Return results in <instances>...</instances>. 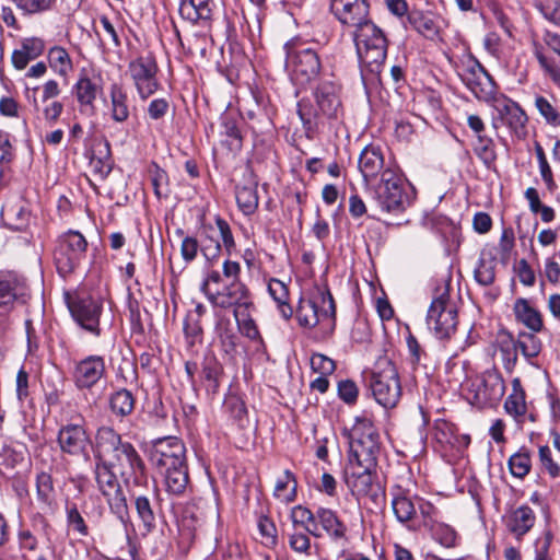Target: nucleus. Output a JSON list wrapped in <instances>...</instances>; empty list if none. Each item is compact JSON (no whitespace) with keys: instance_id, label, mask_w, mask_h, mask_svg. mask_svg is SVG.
I'll list each match as a JSON object with an SVG mask.
<instances>
[{"instance_id":"1","label":"nucleus","mask_w":560,"mask_h":560,"mask_svg":"<svg viewBox=\"0 0 560 560\" xmlns=\"http://www.w3.org/2000/svg\"><path fill=\"white\" fill-rule=\"evenodd\" d=\"M353 40L364 85H376L381 82L387 56V39L383 31L370 22L353 32Z\"/></svg>"},{"instance_id":"2","label":"nucleus","mask_w":560,"mask_h":560,"mask_svg":"<svg viewBox=\"0 0 560 560\" xmlns=\"http://www.w3.org/2000/svg\"><path fill=\"white\" fill-rule=\"evenodd\" d=\"M315 105L310 100L298 103V115L306 131H313L325 120L338 119L342 114L340 86L332 80H322L314 92Z\"/></svg>"},{"instance_id":"3","label":"nucleus","mask_w":560,"mask_h":560,"mask_svg":"<svg viewBox=\"0 0 560 560\" xmlns=\"http://www.w3.org/2000/svg\"><path fill=\"white\" fill-rule=\"evenodd\" d=\"M375 401L386 409L397 406L401 397V384L397 368L388 355H381L366 377Z\"/></svg>"},{"instance_id":"4","label":"nucleus","mask_w":560,"mask_h":560,"mask_svg":"<svg viewBox=\"0 0 560 560\" xmlns=\"http://www.w3.org/2000/svg\"><path fill=\"white\" fill-rule=\"evenodd\" d=\"M349 464L376 467L381 452L380 434L371 419L358 417L349 433Z\"/></svg>"},{"instance_id":"5","label":"nucleus","mask_w":560,"mask_h":560,"mask_svg":"<svg viewBox=\"0 0 560 560\" xmlns=\"http://www.w3.org/2000/svg\"><path fill=\"white\" fill-rule=\"evenodd\" d=\"M374 199L383 211L399 213L410 205L409 195L401 175L387 167L375 185H370Z\"/></svg>"},{"instance_id":"6","label":"nucleus","mask_w":560,"mask_h":560,"mask_svg":"<svg viewBox=\"0 0 560 560\" xmlns=\"http://www.w3.org/2000/svg\"><path fill=\"white\" fill-rule=\"evenodd\" d=\"M283 49L287 69L295 83L307 84L319 74L322 63L314 49L295 42L285 43Z\"/></svg>"},{"instance_id":"7","label":"nucleus","mask_w":560,"mask_h":560,"mask_svg":"<svg viewBox=\"0 0 560 560\" xmlns=\"http://www.w3.org/2000/svg\"><path fill=\"white\" fill-rule=\"evenodd\" d=\"M88 242L85 237L74 230L62 233L54 252L58 272L66 277L70 275L85 258Z\"/></svg>"},{"instance_id":"8","label":"nucleus","mask_w":560,"mask_h":560,"mask_svg":"<svg viewBox=\"0 0 560 560\" xmlns=\"http://www.w3.org/2000/svg\"><path fill=\"white\" fill-rule=\"evenodd\" d=\"M335 316L336 305L328 290L320 291L318 296L313 300L301 299L295 313L299 325L308 329L326 320L334 326Z\"/></svg>"},{"instance_id":"9","label":"nucleus","mask_w":560,"mask_h":560,"mask_svg":"<svg viewBox=\"0 0 560 560\" xmlns=\"http://www.w3.org/2000/svg\"><path fill=\"white\" fill-rule=\"evenodd\" d=\"M25 289L24 278L14 271H0V337L13 324L15 303Z\"/></svg>"},{"instance_id":"10","label":"nucleus","mask_w":560,"mask_h":560,"mask_svg":"<svg viewBox=\"0 0 560 560\" xmlns=\"http://www.w3.org/2000/svg\"><path fill=\"white\" fill-rule=\"evenodd\" d=\"M375 468L360 465H348L345 471L346 483L351 493L361 498H369L373 503L384 501L385 493L378 482H375Z\"/></svg>"},{"instance_id":"11","label":"nucleus","mask_w":560,"mask_h":560,"mask_svg":"<svg viewBox=\"0 0 560 560\" xmlns=\"http://www.w3.org/2000/svg\"><path fill=\"white\" fill-rule=\"evenodd\" d=\"M469 393L472 394L471 404L478 408L497 405L505 393L502 374L495 369L482 372L471 382Z\"/></svg>"},{"instance_id":"12","label":"nucleus","mask_w":560,"mask_h":560,"mask_svg":"<svg viewBox=\"0 0 560 560\" xmlns=\"http://www.w3.org/2000/svg\"><path fill=\"white\" fill-rule=\"evenodd\" d=\"M208 301L223 310L233 308L234 317L240 323V316H247L253 306L248 288L242 281H230L221 290L208 294Z\"/></svg>"},{"instance_id":"13","label":"nucleus","mask_w":560,"mask_h":560,"mask_svg":"<svg viewBox=\"0 0 560 560\" xmlns=\"http://www.w3.org/2000/svg\"><path fill=\"white\" fill-rule=\"evenodd\" d=\"M427 324L439 339H448L456 331L457 310L446 293L433 299L427 315Z\"/></svg>"},{"instance_id":"14","label":"nucleus","mask_w":560,"mask_h":560,"mask_svg":"<svg viewBox=\"0 0 560 560\" xmlns=\"http://www.w3.org/2000/svg\"><path fill=\"white\" fill-rule=\"evenodd\" d=\"M57 443L61 453L73 457H83L85 460L90 459L89 450L92 445V440L82 417H80V422L60 425Z\"/></svg>"},{"instance_id":"15","label":"nucleus","mask_w":560,"mask_h":560,"mask_svg":"<svg viewBox=\"0 0 560 560\" xmlns=\"http://www.w3.org/2000/svg\"><path fill=\"white\" fill-rule=\"evenodd\" d=\"M460 78L464 84L480 101L490 102L495 94V83L485 67L469 55L463 61Z\"/></svg>"},{"instance_id":"16","label":"nucleus","mask_w":560,"mask_h":560,"mask_svg":"<svg viewBox=\"0 0 560 560\" xmlns=\"http://www.w3.org/2000/svg\"><path fill=\"white\" fill-rule=\"evenodd\" d=\"M128 72L141 100L149 98L160 88L156 60L151 54L131 60Z\"/></svg>"},{"instance_id":"17","label":"nucleus","mask_w":560,"mask_h":560,"mask_svg":"<svg viewBox=\"0 0 560 560\" xmlns=\"http://www.w3.org/2000/svg\"><path fill=\"white\" fill-rule=\"evenodd\" d=\"M106 376L105 359L98 354H90L73 362L72 382L80 390H91Z\"/></svg>"},{"instance_id":"18","label":"nucleus","mask_w":560,"mask_h":560,"mask_svg":"<svg viewBox=\"0 0 560 560\" xmlns=\"http://www.w3.org/2000/svg\"><path fill=\"white\" fill-rule=\"evenodd\" d=\"M69 311L74 322L86 332L94 337L102 335L100 319L103 304L90 296H81L68 303Z\"/></svg>"},{"instance_id":"19","label":"nucleus","mask_w":560,"mask_h":560,"mask_svg":"<svg viewBox=\"0 0 560 560\" xmlns=\"http://www.w3.org/2000/svg\"><path fill=\"white\" fill-rule=\"evenodd\" d=\"M370 5L366 0H331L330 10L335 18L343 25L355 30L372 22L369 19Z\"/></svg>"},{"instance_id":"20","label":"nucleus","mask_w":560,"mask_h":560,"mask_svg":"<svg viewBox=\"0 0 560 560\" xmlns=\"http://www.w3.org/2000/svg\"><path fill=\"white\" fill-rule=\"evenodd\" d=\"M490 101H492V107L497 113L493 117L495 127L497 122L500 121L501 125L508 126L516 133L524 129L527 116L516 102L503 95H493Z\"/></svg>"},{"instance_id":"21","label":"nucleus","mask_w":560,"mask_h":560,"mask_svg":"<svg viewBox=\"0 0 560 560\" xmlns=\"http://www.w3.org/2000/svg\"><path fill=\"white\" fill-rule=\"evenodd\" d=\"M183 455H186V446L175 436L152 440L148 446V458L152 466L165 463V460L177 459Z\"/></svg>"},{"instance_id":"22","label":"nucleus","mask_w":560,"mask_h":560,"mask_svg":"<svg viewBox=\"0 0 560 560\" xmlns=\"http://www.w3.org/2000/svg\"><path fill=\"white\" fill-rule=\"evenodd\" d=\"M358 166L366 186H370L371 180L387 168L384 166V156L381 148L373 144L366 145L362 150Z\"/></svg>"},{"instance_id":"23","label":"nucleus","mask_w":560,"mask_h":560,"mask_svg":"<svg viewBox=\"0 0 560 560\" xmlns=\"http://www.w3.org/2000/svg\"><path fill=\"white\" fill-rule=\"evenodd\" d=\"M402 25L406 30L410 27L430 40L436 39L440 34V26L433 14L418 9L408 12Z\"/></svg>"},{"instance_id":"24","label":"nucleus","mask_w":560,"mask_h":560,"mask_svg":"<svg viewBox=\"0 0 560 560\" xmlns=\"http://www.w3.org/2000/svg\"><path fill=\"white\" fill-rule=\"evenodd\" d=\"M258 182L252 170H247L244 175V184L235 188L236 202L245 215L253 214L258 208Z\"/></svg>"},{"instance_id":"25","label":"nucleus","mask_w":560,"mask_h":560,"mask_svg":"<svg viewBox=\"0 0 560 560\" xmlns=\"http://www.w3.org/2000/svg\"><path fill=\"white\" fill-rule=\"evenodd\" d=\"M1 220L13 231H24L30 223V211L23 200H8L2 206Z\"/></svg>"},{"instance_id":"26","label":"nucleus","mask_w":560,"mask_h":560,"mask_svg":"<svg viewBox=\"0 0 560 560\" xmlns=\"http://www.w3.org/2000/svg\"><path fill=\"white\" fill-rule=\"evenodd\" d=\"M203 234L200 245H223L229 254L235 246L229 223L220 217L215 219V226L205 228Z\"/></svg>"},{"instance_id":"27","label":"nucleus","mask_w":560,"mask_h":560,"mask_svg":"<svg viewBox=\"0 0 560 560\" xmlns=\"http://www.w3.org/2000/svg\"><path fill=\"white\" fill-rule=\"evenodd\" d=\"M44 49L45 43L42 38H24L20 44V48L12 52L11 59L14 68L18 70L25 69L31 60L36 59L43 54Z\"/></svg>"},{"instance_id":"28","label":"nucleus","mask_w":560,"mask_h":560,"mask_svg":"<svg viewBox=\"0 0 560 560\" xmlns=\"http://www.w3.org/2000/svg\"><path fill=\"white\" fill-rule=\"evenodd\" d=\"M95 460L105 459V456L113 455L126 441L110 427H101L96 431Z\"/></svg>"},{"instance_id":"29","label":"nucleus","mask_w":560,"mask_h":560,"mask_svg":"<svg viewBox=\"0 0 560 560\" xmlns=\"http://www.w3.org/2000/svg\"><path fill=\"white\" fill-rule=\"evenodd\" d=\"M73 89L79 104L94 109V102L103 91L102 79L100 77H81Z\"/></svg>"},{"instance_id":"30","label":"nucleus","mask_w":560,"mask_h":560,"mask_svg":"<svg viewBox=\"0 0 560 560\" xmlns=\"http://www.w3.org/2000/svg\"><path fill=\"white\" fill-rule=\"evenodd\" d=\"M316 522L318 527L320 526L323 530L335 541L346 538L347 526L335 511L326 508H318L316 510Z\"/></svg>"},{"instance_id":"31","label":"nucleus","mask_w":560,"mask_h":560,"mask_svg":"<svg viewBox=\"0 0 560 560\" xmlns=\"http://www.w3.org/2000/svg\"><path fill=\"white\" fill-rule=\"evenodd\" d=\"M513 312L516 320L526 326L530 331L539 332L542 330L544 322L540 312L534 308L526 299H517L514 303Z\"/></svg>"},{"instance_id":"32","label":"nucleus","mask_w":560,"mask_h":560,"mask_svg":"<svg viewBox=\"0 0 560 560\" xmlns=\"http://www.w3.org/2000/svg\"><path fill=\"white\" fill-rule=\"evenodd\" d=\"M504 409L517 423L524 422L527 412L526 396L517 377L512 381V392L505 399Z\"/></svg>"},{"instance_id":"33","label":"nucleus","mask_w":560,"mask_h":560,"mask_svg":"<svg viewBox=\"0 0 560 560\" xmlns=\"http://www.w3.org/2000/svg\"><path fill=\"white\" fill-rule=\"evenodd\" d=\"M110 117L116 122H125L130 116L128 94L122 85L113 83L109 88Z\"/></svg>"},{"instance_id":"34","label":"nucleus","mask_w":560,"mask_h":560,"mask_svg":"<svg viewBox=\"0 0 560 560\" xmlns=\"http://www.w3.org/2000/svg\"><path fill=\"white\" fill-rule=\"evenodd\" d=\"M392 495V509L396 520L401 524L413 520L417 509L410 497L400 487H396Z\"/></svg>"},{"instance_id":"35","label":"nucleus","mask_w":560,"mask_h":560,"mask_svg":"<svg viewBox=\"0 0 560 560\" xmlns=\"http://www.w3.org/2000/svg\"><path fill=\"white\" fill-rule=\"evenodd\" d=\"M113 459L107 460L113 464V467H118L120 472L124 470H132L139 468L140 464L144 463L137 450L130 442H125L112 455Z\"/></svg>"},{"instance_id":"36","label":"nucleus","mask_w":560,"mask_h":560,"mask_svg":"<svg viewBox=\"0 0 560 560\" xmlns=\"http://www.w3.org/2000/svg\"><path fill=\"white\" fill-rule=\"evenodd\" d=\"M535 524L534 511L528 505H522L514 510L508 521L509 529L517 537H522Z\"/></svg>"},{"instance_id":"37","label":"nucleus","mask_w":560,"mask_h":560,"mask_svg":"<svg viewBox=\"0 0 560 560\" xmlns=\"http://www.w3.org/2000/svg\"><path fill=\"white\" fill-rule=\"evenodd\" d=\"M113 464L108 463L106 459L98 458V460H95V480L103 495L108 494V492H112L116 488L120 487L119 481L113 471Z\"/></svg>"},{"instance_id":"38","label":"nucleus","mask_w":560,"mask_h":560,"mask_svg":"<svg viewBox=\"0 0 560 560\" xmlns=\"http://www.w3.org/2000/svg\"><path fill=\"white\" fill-rule=\"evenodd\" d=\"M131 498L135 501L136 512L138 517L143 523L147 530H151L155 526V514L151 504L149 492L132 490Z\"/></svg>"},{"instance_id":"39","label":"nucleus","mask_w":560,"mask_h":560,"mask_svg":"<svg viewBox=\"0 0 560 560\" xmlns=\"http://www.w3.org/2000/svg\"><path fill=\"white\" fill-rule=\"evenodd\" d=\"M182 18L192 23L208 20L211 16L209 0H183L179 5Z\"/></svg>"},{"instance_id":"40","label":"nucleus","mask_w":560,"mask_h":560,"mask_svg":"<svg viewBox=\"0 0 560 560\" xmlns=\"http://www.w3.org/2000/svg\"><path fill=\"white\" fill-rule=\"evenodd\" d=\"M268 292L278 305V308L284 319L291 318L293 310L289 304V290L284 282L279 279H270Z\"/></svg>"},{"instance_id":"41","label":"nucleus","mask_w":560,"mask_h":560,"mask_svg":"<svg viewBox=\"0 0 560 560\" xmlns=\"http://www.w3.org/2000/svg\"><path fill=\"white\" fill-rule=\"evenodd\" d=\"M298 482L294 474L287 469L283 475L280 476L275 485L273 495L281 502H292L296 498Z\"/></svg>"},{"instance_id":"42","label":"nucleus","mask_w":560,"mask_h":560,"mask_svg":"<svg viewBox=\"0 0 560 560\" xmlns=\"http://www.w3.org/2000/svg\"><path fill=\"white\" fill-rule=\"evenodd\" d=\"M110 512L124 524L127 525L130 521L129 508L127 498L121 487L116 488L114 491L104 495Z\"/></svg>"},{"instance_id":"43","label":"nucleus","mask_w":560,"mask_h":560,"mask_svg":"<svg viewBox=\"0 0 560 560\" xmlns=\"http://www.w3.org/2000/svg\"><path fill=\"white\" fill-rule=\"evenodd\" d=\"M109 407L114 415L126 417L135 409V397L128 389H119L109 397Z\"/></svg>"},{"instance_id":"44","label":"nucleus","mask_w":560,"mask_h":560,"mask_svg":"<svg viewBox=\"0 0 560 560\" xmlns=\"http://www.w3.org/2000/svg\"><path fill=\"white\" fill-rule=\"evenodd\" d=\"M429 530L432 538L445 548H454L458 544V533L448 524L443 522L432 523Z\"/></svg>"},{"instance_id":"45","label":"nucleus","mask_w":560,"mask_h":560,"mask_svg":"<svg viewBox=\"0 0 560 560\" xmlns=\"http://www.w3.org/2000/svg\"><path fill=\"white\" fill-rule=\"evenodd\" d=\"M535 334L521 331L514 342V349L520 350L527 360L536 358L542 348L540 339Z\"/></svg>"},{"instance_id":"46","label":"nucleus","mask_w":560,"mask_h":560,"mask_svg":"<svg viewBox=\"0 0 560 560\" xmlns=\"http://www.w3.org/2000/svg\"><path fill=\"white\" fill-rule=\"evenodd\" d=\"M49 67L59 75L67 77L73 65L68 51L61 46H55L48 51Z\"/></svg>"},{"instance_id":"47","label":"nucleus","mask_w":560,"mask_h":560,"mask_svg":"<svg viewBox=\"0 0 560 560\" xmlns=\"http://www.w3.org/2000/svg\"><path fill=\"white\" fill-rule=\"evenodd\" d=\"M163 482L167 493L177 497L183 495L186 492L189 483L188 468L182 470L179 469L175 472L171 471L170 474L163 476Z\"/></svg>"},{"instance_id":"48","label":"nucleus","mask_w":560,"mask_h":560,"mask_svg":"<svg viewBox=\"0 0 560 560\" xmlns=\"http://www.w3.org/2000/svg\"><path fill=\"white\" fill-rule=\"evenodd\" d=\"M36 494L37 500L50 506L55 501V487L52 477L47 471H40L36 475Z\"/></svg>"},{"instance_id":"49","label":"nucleus","mask_w":560,"mask_h":560,"mask_svg":"<svg viewBox=\"0 0 560 560\" xmlns=\"http://www.w3.org/2000/svg\"><path fill=\"white\" fill-rule=\"evenodd\" d=\"M223 139L221 144L228 149V151L235 156L242 150V136L234 121L225 120L223 122Z\"/></svg>"},{"instance_id":"50","label":"nucleus","mask_w":560,"mask_h":560,"mask_svg":"<svg viewBox=\"0 0 560 560\" xmlns=\"http://www.w3.org/2000/svg\"><path fill=\"white\" fill-rule=\"evenodd\" d=\"M292 520L294 523L301 524L311 535L322 536L316 522V512L313 513L310 509L298 505L292 510Z\"/></svg>"},{"instance_id":"51","label":"nucleus","mask_w":560,"mask_h":560,"mask_svg":"<svg viewBox=\"0 0 560 560\" xmlns=\"http://www.w3.org/2000/svg\"><path fill=\"white\" fill-rule=\"evenodd\" d=\"M122 477H125V482L129 487V491L143 489L149 493H153V490L149 489V479L147 475V469L144 463L140 464L139 468H133L132 470H124Z\"/></svg>"},{"instance_id":"52","label":"nucleus","mask_w":560,"mask_h":560,"mask_svg":"<svg viewBox=\"0 0 560 560\" xmlns=\"http://www.w3.org/2000/svg\"><path fill=\"white\" fill-rule=\"evenodd\" d=\"M474 151L487 166L493 164L497 159L493 140L488 137L479 135Z\"/></svg>"},{"instance_id":"53","label":"nucleus","mask_w":560,"mask_h":560,"mask_svg":"<svg viewBox=\"0 0 560 560\" xmlns=\"http://www.w3.org/2000/svg\"><path fill=\"white\" fill-rule=\"evenodd\" d=\"M534 55L545 74H547L551 81L560 88V68L556 63L555 59L546 56L542 52V49L537 46L535 47Z\"/></svg>"},{"instance_id":"54","label":"nucleus","mask_w":560,"mask_h":560,"mask_svg":"<svg viewBox=\"0 0 560 560\" xmlns=\"http://www.w3.org/2000/svg\"><path fill=\"white\" fill-rule=\"evenodd\" d=\"M474 277L476 281L483 285L488 287L494 282L495 279V264L492 259H479L475 270Z\"/></svg>"},{"instance_id":"55","label":"nucleus","mask_w":560,"mask_h":560,"mask_svg":"<svg viewBox=\"0 0 560 560\" xmlns=\"http://www.w3.org/2000/svg\"><path fill=\"white\" fill-rule=\"evenodd\" d=\"M67 524L68 527L78 533L80 536L85 537L89 535V528L81 513L75 504L66 505Z\"/></svg>"},{"instance_id":"56","label":"nucleus","mask_w":560,"mask_h":560,"mask_svg":"<svg viewBox=\"0 0 560 560\" xmlns=\"http://www.w3.org/2000/svg\"><path fill=\"white\" fill-rule=\"evenodd\" d=\"M220 363L211 358L206 359L202 365V377L208 382V389L215 393L219 388V376L221 374Z\"/></svg>"},{"instance_id":"57","label":"nucleus","mask_w":560,"mask_h":560,"mask_svg":"<svg viewBox=\"0 0 560 560\" xmlns=\"http://www.w3.org/2000/svg\"><path fill=\"white\" fill-rule=\"evenodd\" d=\"M536 8L546 20L560 27V0H537Z\"/></svg>"},{"instance_id":"58","label":"nucleus","mask_w":560,"mask_h":560,"mask_svg":"<svg viewBox=\"0 0 560 560\" xmlns=\"http://www.w3.org/2000/svg\"><path fill=\"white\" fill-rule=\"evenodd\" d=\"M510 471L514 477L524 478L530 470V457L527 453H516L509 459Z\"/></svg>"},{"instance_id":"59","label":"nucleus","mask_w":560,"mask_h":560,"mask_svg":"<svg viewBox=\"0 0 560 560\" xmlns=\"http://www.w3.org/2000/svg\"><path fill=\"white\" fill-rule=\"evenodd\" d=\"M257 526L262 544L268 547L275 546L277 544V528L273 522L267 516H260Z\"/></svg>"},{"instance_id":"60","label":"nucleus","mask_w":560,"mask_h":560,"mask_svg":"<svg viewBox=\"0 0 560 560\" xmlns=\"http://www.w3.org/2000/svg\"><path fill=\"white\" fill-rule=\"evenodd\" d=\"M14 2L24 14H38L48 11L54 0H14Z\"/></svg>"},{"instance_id":"61","label":"nucleus","mask_w":560,"mask_h":560,"mask_svg":"<svg viewBox=\"0 0 560 560\" xmlns=\"http://www.w3.org/2000/svg\"><path fill=\"white\" fill-rule=\"evenodd\" d=\"M535 106L547 122L560 125V115L547 98L544 96H536Z\"/></svg>"},{"instance_id":"62","label":"nucleus","mask_w":560,"mask_h":560,"mask_svg":"<svg viewBox=\"0 0 560 560\" xmlns=\"http://www.w3.org/2000/svg\"><path fill=\"white\" fill-rule=\"evenodd\" d=\"M311 366L320 375H329L336 369L335 361L320 353H315L312 355Z\"/></svg>"},{"instance_id":"63","label":"nucleus","mask_w":560,"mask_h":560,"mask_svg":"<svg viewBox=\"0 0 560 560\" xmlns=\"http://www.w3.org/2000/svg\"><path fill=\"white\" fill-rule=\"evenodd\" d=\"M359 389L357 384L351 380H343L338 383V396L346 404H354L357 401Z\"/></svg>"},{"instance_id":"64","label":"nucleus","mask_w":560,"mask_h":560,"mask_svg":"<svg viewBox=\"0 0 560 560\" xmlns=\"http://www.w3.org/2000/svg\"><path fill=\"white\" fill-rule=\"evenodd\" d=\"M515 245V235L512 228L503 229L499 241V253L502 259H509Z\"/></svg>"}]
</instances>
